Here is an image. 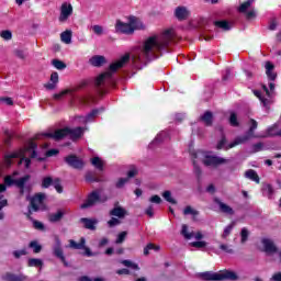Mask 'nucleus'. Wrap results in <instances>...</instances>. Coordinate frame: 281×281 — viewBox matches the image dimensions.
<instances>
[{"label": "nucleus", "mask_w": 281, "mask_h": 281, "mask_svg": "<svg viewBox=\"0 0 281 281\" xmlns=\"http://www.w3.org/2000/svg\"><path fill=\"white\" fill-rule=\"evenodd\" d=\"M19 181V179L14 180L12 178V176H7L4 177V184H7V187H12V186H16V182Z\"/></svg>", "instance_id": "obj_50"}, {"label": "nucleus", "mask_w": 281, "mask_h": 281, "mask_svg": "<svg viewBox=\"0 0 281 281\" xmlns=\"http://www.w3.org/2000/svg\"><path fill=\"white\" fill-rule=\"evenodd\" d=\"M60 153L58 149H48L45 154V157H56Z\"/></svg>", "instance_id": "obj_64"}, {"label": "nucleus", "mask_w": 281, "mask_h": 281, "mask_svg": "<svg viewBox=\"0 0 281 281\" xmlns=\"http://www.w3.org/2000/svg\"><path fill=\"white\" fill-rule=\"evenodd\" d=\"M103 111L104 108L93 109L90 113L87 114L86 122H93V120H95V117Z\"/></svg>", "instance_id": "obj_29"}, {"label": "nucleus", "mask_w": 281, "mask_h": 281, "mask_svg": "<svg viewBox=\"0 0 281 281\" xmlns=\"http://www.w3.org/2000/svg\"><path fill=\"white\" fill-rule=\"evenodd\" d=\"M200 278L205 281H236L238 280V274L232 270H222L220 272H202Z\"/></svg>", "instance_id": "obj_4"}, {"label": "nucleus", "mask_w": 281, "mask_h": 281, "mask_svg": "<svg viewBox=\"0 0 281 281\" xmlns=\"http://www.w3.org/2000/svg\"><path fill=\"white\" fill-rule=\"evenodd\" d=\"M14 54L16 58H20V60H25V52L21 49H15Z\"/></svg>", "instance_id": "obj_62"}, {"label": "nucleus", "mask_w": 281, "mask_h": 281, "mask_svg": "<svg viewBox=\"0 0 281 281\" xmlns=\"http://www.w3.org/2000/svg\"><path fill=\"white\" fill-rule=\"evenodd\" d=\"M101 198L98 191H92L88 196L85 203L81 204V210H87L89 207H93L95 203H100Z\"/></svg>", "instance_id": "obj_12"}, {"label": "nucleus", "mask_w": 281, "mask_h": 281, "mask_svg": "<svg viewBox=\"0 0 281 281\" xmlns=\"http://www.w3.org/2000/svg\"><path fill=\"white\" fill-rule=\"evenodd\" d=\"M65 218V211L63 210H57L55 213L48 214V221L49 223H60Z\"/></svg>", "instance_id": "obj_20"}, {"label": "nucleus", "mask_w": 281, "mask_h": 281, "mask_svg": "<svg viewBox=\"0 0 281 281\" xmlns=\"http://www.w3.org/2000/svg\"><path fill=\"white\" fill-rule=\"evenodd\" d=\"M191 247H195L196 249H203L207 247V243L205 241H193L191 243Z\"/></svg>", "instance_id": "obj_54"}, {"label": "nucleus", "mask_w": 281, "mask_h": 281, "mask_svg": "<svg viewBox=\"0 0 281 281\" xmlns=\"http://www.w3.org/2000/svg\"><path fill=\"white\" fill-rule=\"evenodd\" d=\"M29 247L33 249V254H41V251H43V246H41L37 240L30 241Z\"/></svg>", "instance_id": "obj_33"}, {"label": "nucleus", "mask_w": 281, "mask_h": 281, "mask_svg": "<svg viewBox=\"0 0 281 281\" xmlns=\"http://www.w3.org/2000/svg\"><path fill=\"white\" fill-rule=\"evenodd\" d=\"M262 148H265V144H262V143H256L252 145L254 153H260V150H262Z\"/></svg>", "instance_id": "obj_61"}, {"label": "nucleus", "mask_w": 281, "mask_h": 281, "mask_svg": "<svg viewBox=\"0 0 281 281\" xmlns=\"http://www.w3.org/2000/svg\"><path fill=\"white\" fill-rule=\"evenodd\" d=\"M90 164L100 172L104 171V161H102L101 157H93L90 159Z\"/></svg>", "instance_id": "obj_26"}, {"label": "nucleus", "mask_w": 281, "mask_h": 281, "mask_svg": "<svg viewBox=\"0 0 281 281\" xmlns=\"http://www.w3.org/2000/svg\"><path fill=\"white\" fill-rule=\"evenodd\" d=\"M175 16L178 21H186L190 16V11L186 7H177L175 10Z\"/></svg>", "instance_id": "obj_17"}, {"label": "nucleus", "mask_w": 281, "mask_h": 281, "mask_svg": "<svg viewBox=\"0 0 281 281\" xmlns=\"http://www.w3.org/2000/svg\"><path fill=\"white\" fill-rule=\"evenodd\" d=\"M117 225H122V221L119 217H111V220L108 221V226L110 228L117 227Z\"/></svg>", "instance_id": "obj_45"}, {"label": "nucleus", "mask_w": 281, "mask_h": 281, "mask_svg": "<svg viewBox=\"0 0 281 281\" xmlns=\"http://www.w3.org/2000/svg\"><path fill=\"white\" fill-rule=\"evenodd\" d=\"M191 159H192V164H193V172L198 179V181H201V177L203 176V170L201 169V167L199 166V164L196 162V159H199V154L203 153L201 150H194V149H189Z\"/></svg>", "instance_id": "obj_11"}, {"label": "nucleus", "mask_w": 281, "mask_h": 281, "mask_svg": "<svg viewBox=\"0 0 281 281\" xmlns=\"http://www.w3.org/2000/svg\"><path fill=\"white\" fill-rule=\"evenodd\" d=\"M126 183H128V178H120L117 180V182L115 183V188H117L119 190L124 188V186H126Z\"/></svg>", "instance_id": "obj_53"}, {"label": "nucleus", "mask_w": 281, "mask_h": 281, "mask_svg": "<svg viewBox=\"0 0 281 281\" xmlns=\"http://www.w3.org/2000/svg\"><path fill=\"white\" fill-rule=\"evenodd\" d=\"M53 187L55 188L58 194H63V184L60 183V178H55L53 182Z\"/></svg>", "instance_id": "obj_43"}, {"label": "nucleus", "mask_w": 281, "mask_h": 281, "mask_svg": "<svg viewBox=\"0 0 281 281\" xmlns=\"http://www.w3.org/2000/svg\"><path fill=\"white\" fill-rule=\"evenodd\" d=\"M4 144L5 146H10V143L12 142V132H10V130H4Z\"/></svg>", "instance_id": "obj_52"}, {"label": "nucleus", "mask_w": 281, "mask_h": 281, "mask_svg": "<svg viewBox=\"0 0 281 281\" xmlns=\"http://www.w3.org/2000/svg\"><path fill=\"white\" fill-rule=\"evenodd\" d=\"M71 14H74V7L71 4H67V2L63 3L60 7L59 22L65 23Z\"/></svg>", "instance_id": "obj_15"}, {"label": "nucleus", "mask_w": 281, "mask_h": 281, "mask_svg": "<svg viewBox=\"0 0 281 281\" xmlns=\"http://www.w3.org/2000/svg\"><path fill=\"white\" fill-rule=\"evenodd\" d=\"M60 38L63 43H66V45H69L71 43V31H65L60 34Z\"/></svg>", "instance_id": "obj_39"}, {"label": "nucleus", "mask_w": 281, "mask_h": 281, "mask_svg": "<svg viewBox=\"0 0 281 281\" xmlns=\"http://www.w3.org/2000/svg\"><path fill=\"white\" fill-rule=\"evenodd\" d=\"M50 186H54V178H52V176L44 177V178L42 179V184H41V187H42L44 190H47V188H49Z\"/></svg>", "instance_id": "obj_34"}, {"label": "nucleus", "mask_w": 281, "mask_h": 281, "mask_svg": "<svg viewBox=\"0 0 281 281\" xmlns=\"http://www.w3.org/2000/svg\"><path fill=\"white\" fill-rule=\"evenodd\" d=\"M213 25H215V27H220V30H224L225 32L232 30L227 20L214 21Z\"/></svg>", "instance_id": "obj_30"}, {"label": "nucleus", "mask_w": 281, "mask_h": 281, "mask_svg": "<svg viewBox=\"0 0 281 281\" xmlns=\"http://www.w3.org/2000/svg\"><path fill=\"white\" fill-rule=\"evenodd\" d=\"M119 205H120V202H116L114 204V207L110 210L109 215L115 216L119 220L126 218V216H128V211H126V209Z\"/></svg>", "instance_id": "obj_14"}, {"label": "nucleus", "mask_w": 281, "mask_h": 281, "mask_svg": "<svg viewBox=\"0 0 281 281\" xmlns=\"http://www.w3.org/2000/svg\"><path fill=\"white\" fill-rule=\"evenodd\" d=\"M245 177L250 179V181H255V183H260V176H258V172H256L254 169H248L245 172Z\"/></svg>", "instance_id": "obj_28"}, {"label": "nucleus", "mask_w": 281, "mask_h": 281, "mask_svg": "<svg viewBox=\"0 0 281 281\" xmlns=\"http://www.w3.org/2000/svg\"><path fill=\"white\" fill-rule=\"evenodd\" d=\"M126 236H128V233L126 231L121 232L117 235L116 245H122V243H124V240H126Z\"/></svg>", "instance_id": "obj_49"}, {"label": "nucleus", "mask_w": 281, "mask_h": 281, "mask_svg": "<svg viewBox=\"0 0 281 281\" xmlns=\"http://www.w3.org/2000/svg\"><path fill=\"white\" fill-rule=\"evenodd\" d=\"M200 155H203L204 159L202 160V164L206 167L212 166L213 168H218V166H222V164H227V159L218 156H212L203 151L200 153Z\"/></svg>", "instance_id": "obj_7"}, {"label": "nucleus", "mask_w": 281, "mask_h": 281, "mask_svg": "<svg viewBox=\"0 0 281 281\" xmlns=\"http://www.w3.org/2000/svg\"><path fill=\"white\" fill-rule=\"evenodd\" d=\"M85 245H87V239H85V237H81L79 243H77L74 239H70L68 247L70 249H85L83 255H86L88 258H91V256H93V252L91 251V248Z\"/></svg>", "instance_id": "obj_10"}, {"label": "nucleus", "mask_w": 281, "mask_h": 281, "mask_svg": "<svg viewBox=\"0 0 281 281\" xmlns=\"http://www.w3.org/2000/svg\"><path fill=\"white\" fill-rule=\"evenodd\" d=\"M214 203H216L221 210V212H223V214H229L231 216H234V209H232V206L223 203L218 198L214 199Z\"/></svg>", "instance_id": "obj_19"}, {"label": "nucleus", "mask_w": 281, "mask_h": 281, "mask_svg": "<svg viewBox=\"0 0 281 281\" xmlns=\"http://www.w3.org/2000/svg\"><path fill=\"white\" fill-rule=\"evenodd\" d=\"M228 122L231 126H234L235 128L240 126V123L238 122V115L236 114V112L231 113Z\"/></svg>", "instance_id": "obj_38"}, {"label": "nucleus", "mask_w": 281, "mask_h": 281, "mask_svg": "<svg viewBox=\"0 0 281 281\" xmlns=\"http://www.w3.org/2000/svg\"><path fill=\"white\" fill-rule=\"evenodd\" d=\"M80 223H83V227L86 229H91L93 232L95 231V224L98 223V221L88 217H81Z\"/></svg>", "instance_id": "obj_25"}, {"label": "nucleus", "mask_w": 281, "mask_h": 281, "mask_svg": "<svg viewBox=\"0 0 281 281\" xmlns=\"http://www.w3.org/2000/svg\"><path fill=\"white\" fill-rule=\"evenodd\" d=\"M177 35L171 29L166 30L159 38L156 35L149 36L143 45L142 54L147 59L150 60L157 52H164L175 43Z\"/></svg>", "instance_id": "obj_1"}, {"label": "nucleus", "mask_w": 281, "mask_h": 281, "mask_svg": "<svg viewBox=\"0 0 281 281\" xmlns=\"http://www.w3.org/2000/svg\"><path fill=\"white\" fill-rule=\"evenodd\" d=\"M92 31L94 32V34H97V36H102L104 29H102L101 25H93Z\"/></svg>", "instance_id": "obj_58"}, {"label": "nucleus", "mask_w": 281, "mask_h": 281, "mask_svg": "<svg viewBox=\"0 0 281 281\" xmlns=\"http://www.w3.org/2000/svg\"><path fill=\"white\" fill-rule=\"evenodd\" d=\"M92 67H102V65L106 64V57L102 55H94L89 60Z\"/></svg>", "instance_id": "obj_21"}, {"label": "nucleus", "mask_w": 281, "mask_h": 281, "mask_svg": "<svg viewBox=\"0 0 281 281\" xmlns=\"http://www.w3.org/2000/svg\"><path fill=\"white\" fill-rule=\"evenodd\" d=\"M234 229V223L229 224L228 226H226L224 228V232L222 234V238L225 240L227 239V236H229V234H232V231Z\"/></svg>", "instance_id": "obj_47"}, {"label": "nucleus", "mask_w": 281, "mask_h": 281, "mask_svg": "<svg viewBox=\"0 0 281 281\" xmlns=\"http://www.w3.org/2000/svg\"><path fill=\"white\" fill-rule=\"evenodd\" d=\"M258 128V122L254 119H250V127L248 130L247 135L237 137L235 140L227 145V148H236L239 144H245V142H249L251 137H254V132Z\"/></svg>", "instance_id": "obj_5"}, {"label": "nucleus", "mask_w": 281, "mask_h": 281, "mask_svg": "<svg viewBox=\"0 0 281 281\" xmlns=\"http://www.w3.org/2000/svg\"><path fill=\"white\" fill-rule=\"evenodd\" d=\"M0 36L1 38H3V41H12V31L10 30L1 31Z\"/></svg>", "instance_id": "obj_46"}, {"label": "nucleus", "mask_w": 281, "mask_h": 281, "mask_svg": "<svg viewBox=\"0 0 281 281\" xmlns=\"http://www.w3.org/2000/svg\"><path fill=\"white\" fill-rule=\"evenodd\" d=\"M85 133V128L81 126L70 128V127H64L56 130L54 133H42L36 134L33 139H43V137H48L50 139H55V142H60V139H65V137H69L71 142H76L82 137Z\"/></svg>", "instance_id": "obj_2"}, {"label": "nucleus", "mask_w": 281, "mask_h": 281, "mask_svg": "<svg viewBox=\"0 0 281 281\" xmlns=\"http://www.w3.org/2000/svg\"><path fill=\"white\" fill-rule=\"evenodd\" d=\"M267 78L273 82L278 78V74L273 70H266Z\"/></svg>", "instance_id": "obj_57"}, {"label": "nucleus", "mask_w": 281, "mask_h": 281, "mask_svg": "<svg viewBox=\"0 0 281 281\" xmlns=\"http://www.w3.org/2000/svg\"><path fill=\"white\" fill-rule=\"evenodd\" d=\"M45 201V193H36L32 199H31V210L33 212H38L41 210L40 205H43V202Z\"/></svg>", "instance_id": "obj_16"}, {"label": "nucleus", "mask_w": 281, "mask_h": 281, "mask_svg": "<svg viewBox=\"0 0 281 281\" xmlns=\"http://www.w3.org/2000/svg\"><path fill=\"white\" fill-rule=\"evenodd\" d=\"M30 179H32V176L30 175H25L22 178L18 179L16 188H19L21 195L25 194V190H30V187H25V182L29 181Z\"/></svg>", "instance_id": "obj_18"}, {"label": "nucleus", "mask_w": 281, "mask_h": 281, "mask_svg": "<svg viewBox=\"0 0 281 281\" xmlns=\"http://www.w3.org/2000/svg\"><path fill=\"white\" fill-rule=\"evenodd\" d=\"M36 148H38V144H36V142H34V139H31L26 147L21 148L22 155H25V153H30V150H36Z\"/></svg>", "instance_id": "obj_32"}, {"label": "nucleus", "mask_w": 281, "mask_h": 281, "mask_svg": "<svg viewBox=\"0 0 281 281\" xmlns=\"http://www.w3.org/2000/svg\"><path fill=\"white\" fill-rule=\"evenodd\" d=\"M162 198L165 199V201H167V203H171V205H177V200L172 198V192L164 191Z\"/></svg>", "instance_id": "obj_36"}, {"label": "nucleus", "mask_w": 281, "mask_h": 281, "mask_svg": "<svg viewBox=\"0 0 281 281\" xmlns=\"http://www.w3.org/2000/svg\"><path fill=\"white\" fill-rule=\"evenodd\" d=\"M220 249L225 251V254H234V249H232L228 245L221 244Z\"/></svg>", "instance_id": "obj_59"}, {"label": "nucleus", "mask_w": 281, "mask_h": 281, "mask_svg": "<svg viewBox=\"0 0 281 281\" xmlns=\"http://www.w3.org/2000/svg\"><path fill=\"white\" fill-rule=\"evenodd\" d=\"M70 92H71V90L66 89V90H64V91H61L59 93H55L53 95V98H54V100H60L61 98H64V95H67V93H70Z\"/></svg>", "instance_id": "obj_56"}, {"label": "nucleus", "mask_w": 281, "mask_h": 281, "mask_svg": "<svg viewBox=\"0 0 281 281\" xmlns=\"http://www.w3.org/2000/svg\"><path fill=\"white\" fill-rule=\"evenodd\" d=\"M85 179L87 183H100V181H102V179L98 177V173L95 171H87Z\"/></svg>", "instance_id": "obj_24"}, {"label": "nucleus", "mask_w": 281, "mask_h": 281, "mask_svg": "<svg viewBox=\"0 0 281 281\" xmlns=\"http://www.w3.org/2000/svg\"><path fill=\"white\" fill-rule=\"evenodd\" d=\"M57 85H58V72H52L50 82L45 83L44 88L47 89V91H54Z\"/></svg>", "instance_id": "obj_22"}, {"label": "nucleus", "mask_w": 281, "mask_h": 281, "mask_svg": "<svg viewBox=\"0 0 281 281\" xmlns=\"http://www.w3.org/2000/svg\"><path fill=\"white\" fill-rule=\"evenodd\" d=\"M251 3H254L252 0H247V1L243 2L238 7V12H240L241 14H245L247 12V10H249V8H251Z\"/></svg>", "instance_id": "obj_35"}, {"label": "nucleus", "mask_w": 281, "mask_h": 281, "mask_svg": "<svg viewBox=\"0 0 281 281\" xmlns=\"http://www.w3.org/2000/svg\"><path fill=\"white\" fill-rule=\"evenodd\" d=\"M52 65L53 67H55V69H59V70L67 69V64H65V61L60 59H53Z\"/></svg>", "instance_id": "obj_37"}, {"label": "nucleus", "mask_w": 281, "mask_h": 281, "mask_svg": "<svg viewBox=\"0 0 281 281\" xmlns=\"http://www.w3.org/2000/svg\"><path fill=\"white\" fill-rule=\"evenodd\" d=\"M261 244L263 246V251L270 256H273V254H278V246H276V243H273L270 238H262Z\"/></svg>", "instance_id": "obj_13"}, {"label": "nucleus", "mask_w": 281, "mask_h": 281, "mask_svg": "<svg viewBox=\"0 0 281 281\" xmlns=\"http://www.w3.org/2000/svg\"><path fill=\"white\" fill-rule=\"evenodd\" d=\"M240 243L245 245L246 240H249V229L247 227L241 228L240 231Z\"/></svg>", "instance_id": "obj_41"}, {"label": "nucleus", "mask_w": 281, "mask_h": 281, "mask_svg": "<svg viewBox=\"0 0 281 281\" xmlns=\"http://www.w3.org/2000/svg\"><path fill=\"white\" fill-rule=\"evenodd\" d=\"M149 203H155L156 205H160L161 203V198L159 195H153L149 199Z\"/></svg>", "instance_id": "obj_63"}, {"label": "nucleus", "mask_w": 281, "mask_h": 281, "mask_svg": "<svg viewBox=\"0 0 281 281\" xmlns=\"http://www.w3.org/2000/svg\"><path fill=\"white\" fill-rule=\"evenodd\" d=\"M128 60H131V55L125 54L117 61L112 63L108 71L102 72L95 78L94 87H97V89H100V87H102V85H104L106 80H111V78H113V74H115L117 69H122V67H124V65L128 63Z\"/></svg>", "instance_id": "obj_3"}, {"label": "nucleus", "mask_w": 281, "mask_h": 281, "mask_svg": "<svg viewBox=\"0 0 281 281\" xmlns=\"http://www.w3.org/2000/svg\"><path fill=\"white\" fill-rule=\"evenodd\" d=\"M2 280H5V281H23L25 280L23 277L21 276H16L14 273H11V272H7L3 277H2Z\"/></svg>", "instance_id": "obj_31"}, {"label": "nucleus", "mask_w": 281, "mask_h": 281, "mask_svg": "<svg viewBox=\"0 0 281 281\" xmlns=\"http://www.w3.org/2000/svg\"><path fill=\"white\" fill-rule=\"evenodd\" d=\"M122 265H124V267H130L131 269H135V271H139V266L137 263H133V261L131 260H123Z\"/></svg>", "instance_id": "obj_51"}, {"label": "nucleus", "mask_w": 281, "mask_h": 281, "mask_svg": "<svg viewBox=\"0 0 281 281\" xmlns=\"http://www.w3.org/2000/svg\"><path fill=\"white\" fill-rule=\"evenodd\" d=\"M14 258L19 259L21 256H27V249L23 248L21 250L13 251Z\"/></svg>", "instance_id": "obj_55"}, {"label": "nucleus", "mask_w": 281, "mask_h": 281, "mask_svg": "<svg viewBox=\"0 0 281 281\" xmlns=\"http://www.w3.org/2000/svg\"><path fill=\"white\" fill-rule=\"evenodd\" d=\"M65 164L74 170H82L85 168V160L76 156V154H70L64 158Z\"/></svg>", "instance_id": "obj_9"}, {"label": "nucleus", "mask_w": 281, "mask_h": 281, "mask_svg": "<svg viewBox=\"0 0 281 281\" xmlns=\"http://www.w3.org/2000/svg\"><path fill=\"white\" fill-rule=\"evenodd\" d=\"M27 267H43V260L36 258H30L27 261Z\"/></svg>", "instance_id": "obj_40"}, {"label": "nucleus", "mask_w": 281, "mask_h": 281, "mask_svg": "<svg viewBox=\"0 0 281 281\" xmlns=\"http://www.w3.org/2000/svg\"><path fill=\"white\" fill-rule=\"evenodd\" d=\"M53 256L63 262L64 267H69L67 258L65 257V251L63 250V243L59 237H55V245L53 246Z\"/></svg>", "instance_id": "obj_8"}, {"label": "nucleus", "mask_w": 281, "mask_h": 281, "mask_svg": "<svg viewBox=\"0 0 281 281\" xmlns=\"http://www.w3.org/2000/svg\"><path fill=\"white\" fill-rule=\"evenodd\" d=\"M181 234L187 240L192 239L194 236V233H188V225L186 224L182 225Z\"/></svg>", "instance_id": "obj_42"}, {"label": "nucleus", "mask_w": 281, "mask_h": 281, "mask_svg": "<svg viewBox=\"0 0 281 281\" xmlns=\"http://www.w3.org/2000/svg\"><path fill=\"white\" fill-rule=\"evenodd\" d=\"M227 138L225 136H222L221 140L217 143V150H223V148H225V150H229L231 148H227ZM226 146V147H225Z\"/></svg>", "instance_id": "obj_44"}, {"label": "nucleus", "mask_w": 281, "mask_h": 281, "mask_svg": "<svg viewBox=\"0 0 281 281\" xmlns=\"http://www.w3.org/2000/svg\"><path fill=\"white\" fill-rule=\"evenodd\" d=\"M137 168L132 167L131 170L127 171V179H133V177H137Z\"/></svg>", "instance_id": "obj_60"}, {"label": "nucleus", "mask_w": 281, "mask_h": 281, "mask_svg": "<svg viewBox=\"0 0 281 281\" xmlns=\"http://www.w3.org/2000/svg\"><path fill=\"white\" fill-rule=\"evenodd\" d=\"M183 214L184 216H188V214H191L192 216H199V211L192 209V206L188 205L184 210H183Z\"/></svg>", "instance_id": "obj_48"}, {"label": "nucleus", "mask_w": 281, "mask_h": 281, "mask_svg": "<svg viewBox=\"0 0 281 281\" xmlns=\"http://www.w3.org/2000/svg\"><path fill=\"white\" fill-rule=\"evenodd\" d=\"M200 120L205 124V126H212L214 124V114L211 111H206L202 116H200Z\"/></svg>", "instance_id": "obj_23"}, {"label": "nucleus", "mask_w": 281, "mask_h": 281, "mask_svg": "<svg viewBox=\"0 0 281 281\" xmlns=\"http://www.w3.org/2000/svg\"><path fill=\"white\" fill-rule=\"evenodd\" d=\"M137 19L135 16L130 18V23H124L120 20L116 21L115 30L119 34H133L137 27H135Z\"/></svg>", "instance_id": "obj_6"}, {"label": "nucleus", "mask_w": 281, "mask_h": 281, "mask_svg": "<svg viewBox=\"0 0 281 281\" xmlns=\"http://www.w3.org/2000/svg\"><path fill=\"white\" fill-rule=\"evenodd\" d=\"M23 149H20L19 151H14L12 154L5 155L4 156V161L7 166H12V159H19V157H22Z\"/></svg>", "instance_id": "obj_27"}]
</instances>
